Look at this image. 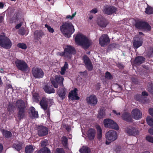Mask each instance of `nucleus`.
I'll return each mask as SVG.
<instances>
[{
    "label": "nucleus",
    "mask_w": 153,
    "mask_h": 153,
    "mask_svg": "<svg viewBox=\"0 0 153 153\" xmlns=\"http://www.w3.org/2000/svg\"><path fill=\"white\" fill-rule=\"evenodd\" d=\"M22 25V24L21 23H19L16 25L15 26V28L16 29H19Z\"/></svg>",
    "instance_id": "obj_64"
},
{
    "label": "nucleus",
    "mask_w": 153,
    "mask_h": 153,
    "mask_svg": "<svg viewBox=\"0 0 153 153\" xmlns=\"http://www.w3.org/2000/svg\"><path fill=\"white\" fill-rule=\"evenodd\" d=\"M1 131L3 136L7 138H10L12 136V134L9 131L3 129L1 130Z\"/></svg>",
    "instance_id": "obj_30"
},
{
    "label": "nucleus",
    "mask_w": 153,
    "mask_h": 153,
    "mask_svg": "<svg viewBox=\"0 0 153 153\" xmlns=\"http://www.w3.org/2000/svg\"><path fill=\"white\" fill-rule=\"evenodd\" d=\"M97 23L100 27H105L107 25L106 20L102 17L99 18L97 19Z\"/></svg>",
    "instance_id": "obj_25"
},
{
    "label": "nucleus",
    "mask_w": 153,
    "mask_h": 153,
    "mask_svg": "<svg viewBox=\"0 0 153 153\" xmlns=\"http://www.w3.org/2000/svg\"><path fill=\"white\" fill-rule=\"evenodd\" d=\"M142 95L143 96H148L149 94L146 91H143L142 93Z\"/></svg>",
    "instance_id": "obj_59"
},
{
    "label": "nucleus",
    "mask_w": 153,
    "mask_h": 153,
    "mask_svg": "<svg viewBox=\"0 0 153 153\" xmlns=\"http://www.w3.org/2000/svg\"><path fill=\"white\" fill-rule=\"evenodd\" d=\"M104 108H101L98 111L97 118L99 119H101L104 118L105 116V113Z\"/></svg>",
    "instance_id": "obj_31"
},
{
    "label": "nucleus",
    "mask_w": 153,
    "mask_h": 153,
    "mask_svg": "<svg viewBox=\"0 0 153 153\" xmlns=\"http://www.w3.org/2000/svg\"><path fill=\"white\" fill-rule=\"evenodd\" d=\"M77 88H75L73 90H72L69 92L68 94L69 99H71L72 100H79L80 98L78 96L77 92Z\"/></svg>",
    "instance_id": "obj_19"
},
{
    "label": "nucleus",
    "mask_w": 153,
    "mask_h": 153,
    "mask_svg": "<svg viewBox=\"0 0 153 153\" xmlns=\"http://www.w3.org/2000/svg\"><path fill=\"white\" fill-rule=\"evenodd\" d=\"M105 136L106 139L112 142L117 139V134L115 131L110 130L106 133Z\"/></svg>",
    "instance_id": "obj_13"
},
{
    "label": "nucleus",
    "mask_w": 153,
    "mask_h": 153,
    "mask_svg": "<svg viewBox=\"0 0 153 153\" xmlns=\"http://www.w3.org/2000/svg\"><path fill=\"white\" fill-rule=\"evenodd\" d=\"M145 13L148 15L153 14V7L148 5L147 8H146Z\"/></svg>",
    "instance_id": "obj_38"
},
{
    "label": "nucleus",
    "mask_w": 153,
    "mask_h": 153,
    "mask_svg": "<svg viewBox=\"0 0 153 153\" xmlns=\"http://www.w3.org/2000/svg\"><path fill=\"white\" fill-rule=\"evenodd\" d=\"M34 150L33 146L31 145L27 146L25 148V153H31L33 152Z\"/></svg>",
    "instance_id": "obj_34"
},
{
    "label": "nucleus",
    "mask_w": 153,
    "mask_h": 153,
    "mask_svg": "<svg viewBox=\"0 0 153 153\" xmlns=\"http://www.w3.org/2000/svg\"><path fill=\"white\" fill-rule=\"evenodd\" d=\"M87 102L91 106H95L97 104L98 101L96 96L94 95H91L89 97L86 98Z\"/></svg>",
    "instance_id": "obj_17"
},
{
    "label": "nucleus",
    "mask_w": 153,
    "mask_h": 153,
    "mask_svg": "<svg viewBox=\"0 0 153 153\" xmlns=\"http://www.w3.org/2000/svg\"><path fill=\"white\" fill-rule=\"evenodd\" d=\"M149 133L152 135H153V128H150L149 129Z\"/></svg>",
    "instance_id": "obj_63"
},
{
    "label": "nucleus",
    "mask_w": 153,
    "mask_h": 153,
    "mask_svg": "<svg viewBox=\"0 0 153 153\" xmlns=\"http://www.w3.org/2000/svg\"><path fill=\"white\" fill-rule=\"evenodd\" d=\"M60 30L65 37L68 38L71 37L75 29L72 23L69 22H65L60 26Z\"/></svg>",
    "instance_id": "obj_3"
},
{
    "label": "nucleus",
    "mask_w": 153,
    "mask_h": 153,
    "mask_svg": "<svg viewBox=\"0 0 153 153\" xmlns=\"http://www.w3.org/2000/svg\"><path fill=\"white\" fill-rule=\"evenodd\" d=\"M66 54L65 51L64 49L63 52H59L58 53V55L61 56H64L65 59H68V56H66Z\"/></svg>",
    "instance_id": "obj_48"
},
{
    "label": "nucleus",
    "mask_w": 153,
    "mask_h": 153,
    "mask_svg": "<svg viewBox=\"0 0 153 153\" xmlns=\"http://www.w3.org/2000/svg\"><path fill=\"white\" fill-rule=\"evenodd\" d=\"M66 89L64 88L59 89L57 91V93L59 97L62 100L65 99L66 95Z\"/></svg>",
    "instance_id": "obj_28"
},
{
    "label": "nucleus",
    "mask_w": 153,
    "mask_h": 153,
    "mask_svg": "<svg viewBox=\"0 0 153 153\" xmlns=\"http://www.w3.org/2000/svg\"><path fill=\"white\" fill-rule=\"evenodd\" d=\"M29 117L32 119L37 118L39 117L38 112L33 106L29 108Z\"/></svg>",
    "instance_id": "obj_22"
},
{
    "label": "nucleus",
    "mask_w": 153,
    "mask_h": 153,
    "mask_svg": "<svg viewBox=\"0 0 153 153\" xmlns=\"http://www.w3.org/2000/svg\"><path fill=\"white\" fill-rule=\"evenodd\" d=\"M146 53L149 57L153 56V47L150 48Z\"/></svg>",
    "instance_id": "obj_42"
},
{
    "label": "nucleus",
    "mask_w": 153,
    "mask_h": 153,
    "mask_svg": "<svg viewBox=\"0 0 153 153\" xmlns=\"http://www.w3.org/2000/svg\"><path fill=\"white\" fill-rule=\"evenodd\" d=\"M84 63L89 62L91 61L89 58L86 55L83 56L82 57Z\"/></svg>",
    "instance_id": "obj_44"
},
{
    "label": "nucleus",
    "mask_w": 153,
    "mask_h": 153,
    "mask_svg": "<svg viewBox=\"0 0 153 153\" xmlns=\"http://www.w3.org/2000/svg\"><path fill=\"white\" fill-rule=\"evenodd\" d=\"M96 134V130L93 128H90L86 132L87 137L90 140H94Z\"/></svg>",
    "instance_id": "obj_21"
},
{
    "label": "nucleus",
    "mask_w": 153,
    "mask_h": 153,
    "mask_svg": "<svg viewBox=\"0 0 153 153\" xmlns=\"http://www.w3.org/2000/svg\"><path fill=\"white\" fill-rule=\"evenodd\" d=\"M63 77L60 75H56L55 76V79L53 78H51V81L52 84L56 88H58V84L63 86Z\"/></svg>",
    "instance_id": "obj_7"
},
{
    "label": "nucleus",
    "mask_w": 153,
    "mask_h": 153,
    "mask_svg": "<svg viewBox=\"0 0 153 153\" xmlns=\"http://www.w3.org/2000/svg\"><path fill=\"white\" fill-rule=\"evenodd\" d=\"M146 138L147 141L153 143V137L148 136L146 137Z\"/></svg>",
    "instance_id": "obj_50"
},
{
    "label": "nucleus",
    "mask_w": 153,
    "mask_h": 153,
    "mask_svg": "<svg viewBox=\"0 0 153 153\" xmlns=\"http://www.w3.org/2000/svg\"><path fill=\"white\" fill-rule=\"evenodd\" d=\"M123 120L127 122L131 123L132 122V119L131 114L128 112H125L123 114L122 116Z\"/></svg>",
    "instance_id": "obj_26"
},
{
    "label": "nucleus",
    "mask_w": 153,
    "mask_h": 153,
    "mask_svg": "<svg viewBox=\"0 0 153 153\" xmlns=\"http://www.w3.org/2000/svg\"><path fill=\"white\" fill-rule=\"evenodd\" d=\"M76 14V12H75V13L73 14L71 16L70 15H68L67 16L66 18L70 19H72L75 16Z\"/></svg>",
    "instance_id": "obj_56"
},
{
    "label": "nucleus",
    "mask_w": 153,
    "mask_h": 153,
    "mask_svg": "<svg viewBox=\"0 0 153 153\" xmlns=\"http://www.w3.org/2000/svg\"><path fill=\"white\" fill-rule=\"evenodd\" d=\"M12 44L10 40L4 35H0V46L6 49H10Z\"/></svg>",
    "instance_id": "obj_5"
},
{
    "label": "nucleus",
    "mask_w": 153,
    "mask_h": 153,
    "mask_svg": "<svg viewBox=\"0 0 153 153\" xmlns=\"http://www.w3.org/2000/svg\"><path fill=\"white\" fill-rule=\"evenodd\" d=\"M15 63L16 67L21 71H26L29 69L27 64L23 60L17 59Z\"/></svg>",
    "instance_id": "obj_8"
},
{
    "label": "nucleus",
    "mask_w": 153,
    "mask_h": 153,
    "mask_svg": "<svg viewBox=\"0 0 153 153\" xmlns=\"http://www.w3.org/2000/svg\"><path fill=\"white\" fill-rule=\"evenodd\" d=\"M66 54V56H68V59H71L72 54H74L76 53V50L74 47L71 45H67L66 48L64 49Z\"/></svg>",
    "instance_id": "obj_15"
},
{
    "label": "nucleus",
    "mask_w": 153,
    "mask_h": 153,
    "mask_svg": "<svg viewBox=\"0 0 153 153\" xmlns=\"http://www.w3.org/2000/svg\"><path fill=\"white\" fill-rule=\"evenodd\" d=\"M37 134L40 137L45 136L48 134V128L43 126H38L37 127Z\"/></svg>",
    "instance_id": "obj_14"
},
{
    "label": "nucleus",
    "mask_w": 153,
    "mask_h": 153,
    "mask_svg": "<svg viewBox=\"0 0 153 153\" xmlns=\"http://www.w3.org/2000/svg\"><path fill=\"white\" fill-rule=\"evenodd\" d=\"M17 46L18 48L23 49H26L27 48L26 44L24 43H19L17 44Z\"/></svg>",
    "instance_id": "obj_43"
},
{
    "label": "nucleus",
    "mask_w": 153,
    "mask_h": 153,
    "mask_svg": "<svg viewBox=\"0 0 153 153\" xmlns=\"http://www.w3.org/2000/svg\"><path fill=\"white\" fill-rule=\"evenodd\" d=\"M149 114L153 117V108H149Z\"/></svg>",
    "instance_id": "obj_58"
},
{
    "label": "nucleus",
    "mask_w": 153,
    "mask_h": 153,
    "mask_svg": "<svg viewBox=\"0 0 153 153\" xmlns=\"http://www.w3.org/2000/svg\"><path fill=\"white\" fill-rule=\"evenodd\" d=\"M97 10L96 8H94L92 10L90 11L91 13H96L97 12Z\"/></svg>",
    "instance_id": "obj_60"
},
{
    "label": "nucleus",
    "mask_w": 153,
    "mask_h": 153,
    "mask_svg": "<svg viewBox=\"0 0 153 153\" xmlns=\"http://www.w3.org/2000/svg\"><path fill=\"white\" fill-rule=\"evenodd\" d=\"M103 123L105 127L114 129L117 130L119 129V126L117 124L111 120L105 119L104 120Z\"/></svg>",
    "instance_id": "obj_9"
},
{
    "label": "nucleus",
    "mask_w": 153,
    "mask_h": 153,
    "mask_svg": "<svg viewBox=\"0 0 153 153\" xmlns=\"http://www.w3.org/2000/svg\"><path fill=\"white\" fill-rule=\"evenodd\" d=\"M96 128L97 131V138L100 140L102 137V130L100 126L99 125H97L96 126Z\"/></svg>",
    "instance_id": "obj_33"
},
{
    "label": "nucleus",
    "mask_w": 153,
    "mask_h": 153,
    "mask_svg": "<svg viewBox=\"0 0 153 153\" xmlns=\"http://www.w3.org/2000/svg\"><path fill=\"white\" fill-rule=\"evenodd\" d=\"M12 44L10 40L4 35H0V46L6 49H10Z\"/></svg>",
    "instance_id": "obj_4"
},
{
    "label": "nucleus",
    "mask_w": 153,
    "mask_h": 153,
    "mask_svg": "<svg viewBox=\"0 0 153 153\" xmlns=\"http://www.w3.org/2000/svg\"><path fill=\"white\" fill-rule=\"evenodd\" d=\"M145 60V58L143 56H137L135 58L134 62L135 64L139 65L143 63Z\"/></svg>",
    "instance_id": "obj_27"
},
{
    "label": "nucleus",
    "mask_w": 153,
    "mask_h": 153,
    "mask_svg": "<svg viewBox=\"0 0 153 153\" xmlns=\"http://www.w3.org/2000/svg\"><path fill=\"white\" fill-rule=\"evenodd\" d=\"M15 108V107L14 105L12 103H10L7 108L8 111L10 112L13 111Z\"/></svg>",
    "instance_id": "obj_41"
},
{
    "label": "nucleus",
    "mask_w": 153,
    "mask_h": 153,
    "mask_svg": "<svg viewBox=\"0 0 153 153\" xmlns=\"http://www.w3.org/2000/svg\"><path fill=\"white\" fill-rule=\"evenodd\" d=\"M44 35V33L42 30H36L34 33V37L35 38L39 40Z\"/></svg>",
    "instance_id": "obj_29"
},
{
    "label": "nucleus",
    "mask_w": 153,
    "mask_h": 153,
    "mask_svg": "<svg viewBox=\"0 0 153 153\" xmlns=\"http://www.w3.org/2000/svg\"><path fill=\"white\" fill-rule=\"evenodd\" d=\"M6 88L7 89L10 88L12 89H13V88L12 87V85L10 84H7L6 85Z\"/></svg>",
    "instance_id": "obj_62"
},
{
    "label": "nucleus",
    "mask_w": 153,
    "mask_h": 153,
    "mask_svg": "<svg viewBox=\"0 0 153 153\" xmlns=\"http://www.w3.org/2000/svg\"><path fill=\"white\" fill-rule=\"evenodd\" d=\"M45 27L47 28L48 31L50 33H53L54 32V30L53 28L52 27H51V26H49L47 24H45Z\"/></svg>",
    "instance_id": "obj_45"
},
{
    "label": "nucleus",
    "mask_w": 153,
    "mask_h": 153,
    "mask_svg": "<svg viewBox=\"0 0 153 153\" xmlns=\"http://www.w3.org/2000/svg\"><path fill=\"white\" fill-rule=\"evenodd\" d=\"M66 69L65 68H64L62 67L61 68V71H60V74L62 75H63L65 73Z\"/></svg>",
    "instance_id": "obj_57"
},
{
    "label": "nucleus",
    "mask_w": 153,
    "mask_h": 153,
    "mask_svg": "<svg viewBox=\"0 0 153 153\" xmlns=\"http://www.w3.org/2000/svg\"><path fill=\"white\" fill-rule=\"evenodd\" d=\"M117 66L120 69H123L125 67L122 63H118L117 64Z\"/></svg>",
    "instance_id": "obj_54"
},
{
    "label": "nucleus",
    "mask_w": 153,
    "mask_h": 153,
    "mask_svg": "<svg viewBox=\"0 0 153 153\" xmlns=\"http://www.w3.org/2000/svg\"><path fill=\"white\" fill-rule=\"evenodd\" d=\"M147 124L150 126L153 127V119L150 117H148L146 119Z\"/></svg>",
    "instance_id": "obj_40"
},
{
    "label": "nucleus",
    "mask_w": 153,
    "mask_h": 153,
    "mask_svg": "<svg viewBox=\"0 0 153 153\" xmlns=\"http://www.w3.org/2000/svg\"><path fill=\"white\" fill-rule=\"evenodd\" d=\"M132 82L135 84H137L138 83V79L137 78H133L131 79Z\"/></svg>",
    "instance_id": "obj_55"
},
{
    "label": "nucleus",
    "mask_w": 153,
    "mask_h": 153,
    "mask_svg": "<svg viewBox=\"0 0 153 153\" xmlns=\"http://www.w3.org/2000/svg\"><path fill=\"white\" fill-rule=\"evenodd\" d=\"M41 146L42 147H45L47 146L48 144V142L46 140H44L41 142Z\"/></svg>",
    "instance_id": "obj_53"
},
{
    "label": "nucleus",
    "mask_w": 153,
    "mask_h": 153,
    "mask_svg": "<svg viewBox=\"0 0 153 153\" xmlns=\"http://www.w3.org/2000/svg\"><path fill=\"white\" fill-rule=\"evenodd\" d=\"M105 77L106 78L109 79H111L112 78V76L108 71H107L105 74Z\"/></svg>",
    "instance_id": "obj_47"
},
{
    "label": "nucleus",
    "mask_w": 153,
    "mask_h": 153,
    "mask_svg": "<svg viewBox=\"0 0 153 153\" xmlns=\"http://www.w3.org/2000/svg\"><path fill=\"white\" fill-rule=\"evenodd\" d=\"M32 72L33 76L36 78H42L44 75V72L40 68L34 67L32 68Z\"/></svg>",
    "instance_id": "obj_12"
},
{
    "label": "nucleus",
    "mask_w": 153,
    "mask_h": 153,
    "mask_svg": "<svg viewBox=\"0 0 153 153\" xmlns=\"http://www.w3.org/2000/svg\"><path fill=\"white\" fill-rule=\"evenodd\" d=\"M134 26L136 28L140 30L150 31L151 30V27L149 24L147 22L144 21L136 22Z\"/></svg>",
    "instance_id": "obj_6"
},
{
    "label": "nucleus",
    "mask_w": 153,
    "mask_h": 153,
    "mask_svg": "<svg viewBox=\"0 0 153 153\" xmlns=\"http://www.w3.org/2000/svg\"><path fill=\"white\" fill-rule=\"evenodd\" d=\"M49 99L46 97H43L40 101V105L45 111L47 109Z\"/></svg>",
    "instance_id": "obj_23"
},
{
    "label": "nucleus",
    "mask_w": 153,
    "mask_h": 153,
    "mask_svg": "<svg viewBox=\"0 0 153 153\" xmlns=\"http://www.w3.org/2000/svg\"><path fill=\"white\" fill-rule=\"evenodd\" d=\"M43 89L45 92L47 94H50L55 93V90L51 85L47 84L44 86Z\"/></svg>",
    "instance_id": "obj_24"
},
{
    "label": "nucleus",
    "mask_w": 153,
    "mask_h": 153,
    "mask_svg": "<svg viewBox=\"0 0 153 153\" xmlns=\"http://www.w3.org/2000/svg\"><path fill=\"white\" fill-rule=\"evenodd\" d=\"M75 42L79 45L81 46L84 49L88 48L92 44L91 40L88 39L85 36L80 34H78L76 36Z\"/></svg>",
    "instance_id": "obj_1"
},
{
    "label": "nucleus",
    "mask_w": 153,
    "mask_h": 153,
    "mask_svg": "<svg viewBox=\"0 0 153 153\" xmlns=\"http://www.w3.org/2000/svg\"><path fill=\"white\" fill-rule=\"evenodd\" d=\"M34 101L38 102L39 101V96L38 94H34L33 96Z\"/></svg>",
    "instance_id": "obj_51"
},
{
    "label": "nucleus",
    "mask_w": 153,
    "mask_h": 153,
    "mask_svg": "<svg viewBox=\"0 0 153 153\" xmlns=\"http://www.w3.org/2000/svg\"><path fill=\"white\" fill-rule=\"evenodd\" d=\"M148 91L151 94H153V84H151L150 87L148 88Z\"/></svg>",
    "instance_id": "obj_52"
},
{
    "label": "nucleus",
    "mask_w": 153,
    "mask_h": 153,
    "mask_svg": "<svg viewBox=\"0 0 153 153\" xmlns=\"http://www.w3.org/2000/svg\"><path fill=\"white\" fill-rule=\"evenodd\" d=\"M79 151L80 153H90L91 150L88 147L83 146L81 148Z\"/></svg>",
    "instance_id": "obj_35"
},
{
    "label": "nucleus",
    "mask_w": 153,
    "mask_h": 153,
    "mask_svg": "<svg viewBox=\"0 0 153 153\" xmlns=\"http://www.w3.org/2000/svg\"><path fill=\"white\" fill-rule=\"evenodd\" d=\"M62 144L65 148H66L68 146V139L65 136L62 137Z\"/></svg>",
    "instance_id": "obj_39"
},
{
    "label": "nucleus",
    "mask_w": 153,
    "mask_h": 153,
    "mask_svg": "<svg viewBox=\"0 0 153 153\" xmlns=\"http://www.w3.org/2000/svg\"><path fill=\"white\" fill-rule=\"evenodd\" d=\"M86 68L89 71H91L93 68V66L91 61L85 63Z\"/></svg>",
    "instance_id": "obj_37"
},
{
    "label": "nucleus",
    "mask_w": 153,
    "mask_h": 153,
    "mask_svg": "<svg viewBox=\"0 0 153 153\" xmlns=\"http://www.w3.org/2000/svg\"><path fill=\"white\" fill-rule=\"evenodd\" d=\"M143 39L140 37H136L134 38L133 44L134 48L137 49L141 46L143 43Z\"/></svg>",
    "instance_id": "obj_18"
},
{
    "label": "nucleus",
    "mask_w": 153,
    "mask_h": 153,
    "mask_svg": "<svg viewBox=\"0 0 153 153\" xmlns=\"http://www.w3.org/2000/svg\"><path fill=\"white\" fill-rule=\"evenodd\" d=\"M110 42L109 36L106 34H102L99 39V43L102 47L107 45L110 43Z\"/></svg>",
    "instance_id": "obj_11"
},
{
    "label": "nucleus",
    "mask_w": 153,
    "mask_h": 153,
    "mask_svg": "<svg viewBox=\"0 0 153 153\" xmlns=\"http://www.w3.org/2000/svg\"><path fill=\"white\" fill-rule=\"evenodd\" d=\"M132 117L136 120L140 119L142 117V113L139 109L135 108L131 112Z\"/></svg>",
    "instance_id": "obj_20"
},
{
    "label": "nucleus",
    "mask_w": 153,
    "mask_h": 153,
    "mask_svg": "<svg viewBox=\"0 0 153 153\" xmlns=\"http://www.w3.org/2000/svg\"><path fill=\"white\" fill-rule=\"evenodd\" d=\"M27 104L22 100L16 101V106L18 111L17 117L19 120L25 117L26 111L27 110Z\"/></svg>",
    "instance_id": "obj_2"
},
{
    "label": "nucleus",
    "mask_w": 153,
    "mask_h": 153,
    "mask_svg": "<svg viewBox=\"0 0 153 153\" xmlns=\"http://www.w3.org/2000/svg\"><path fill=\"white\" fill-rule=\"evenodd\" d=\"M55 153H65V152L63 149L58 148L56 149Z\"/></svg>",
    "instance_id": "obj_46"
},
{
    "label": "nucleus",
    "mask_w": 153,
    "mask_h": 153,
    "mask_svg": "<svg viewBox=\"0 0 153 153\" xmlns=\"http://www.w3.org/2000/svg\"><path fill=\"white\" fill-rule=\"evenodd\" d=\"M126 131L128 135L131 136H135L139 133V132L137 129L134 127L130 126L126 128Z\"/></svg>",
    "instance_id": "obj_16"
},
{
    "label": "nucleus",
    "mask_w": 153,
    "mask_h": 153,
    "mask_svg": "<svg viewBox=\"0 0 153 153\" xmlns=\"http://www.w3.org/2000/svg\"><path fill=\"white\" fill-rule=\"evenodd\" d=\"M23 143L22 142H19L18 144L14 143L12 147L15 149L17 151L19 152L22 148V145Z\"/></svg>",
    "instance_id": "obj_32"
},
{
    "label": "nucleus",
    "mask_w": 153,
    "mask_h": 153,
    "mask_svg": "<svg viewBox=\"0 0 153 153\" xmlns=\"http://www.w3.org/2000/svg\"><path fill=\"white\" fill-rule=\"evenodd\" d=\"M117 11V9L115 7L106 5H104L102 9L103 12L107 15H111L115 13Z\"/></svg>",
    "instance_id": "obj_10"
},
{
    "label": "nucleus",
    "mask_w": 153,
    "mask_h": 153,
    "mask_svg": "<svg viewBox=\"0 0 153 153\" xmlns=\"http://www.w3.org/2000/svg\"><path fill=\"white\" fill-rule=\"evenodd\" d=\"M64 68H65V69H67L68 68V64L67 62H65V64L64 65V66L62 67Z\"/></svg>",
    "instance_id": "obj_61"
},
{
    "label": "nucleus",
    "mask_w": 153,
    "mask_h": 153,
    "mask_svg": "<svg viewBox=\"0 0 153 153\" xmlns=\"http://www.w3.org/2000/svg\"><path fill=\"white\" fill-rule=\"evenodd\" d=\"M43 153H51L50 149L47 147L42 148Z\"/></svg>",
    "instance_id": "obj_49"
},
{
    "label": "nucleus",
    "mask_w": 153,
    "mask_h": 153,
    "mask_svg": "<svg viewBox=\"0 0 153 153\" xmlns=\"http://www.w3.org/2000/svg\"><path fill=\"white\" fill-rule=\"evenodd\" d=\"M28 31L26 30L23 27L20 29L19 30V33L21 35H27L28 34Z\"/></svg>",
    "instance_id": "obj_36"
}]
</instances>
